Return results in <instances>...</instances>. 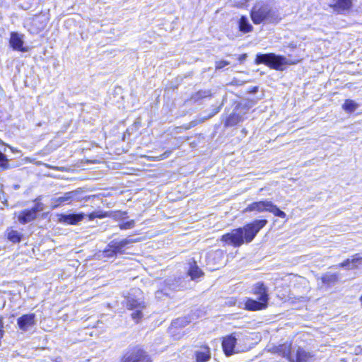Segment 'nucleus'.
Here are the masks:
<instances>
[{
  "mask_svg": "<svg viewBox=\"0 0 362 362\" xmlns=\"http://www.w3.org/2000/svg\"><path fill=\"white\" fill-rule=\"evenodd\" d=\"M351 259L347 258L344 259L343 262H341L339 264V267L346 268L347 269H354L357 268L356 265H352L351 264Z\"/></svg>",
  "mask_w": 362,
  "mask_h": 362,
  "instance_id": "28",
  "label": "nucleus"
},
{
  "mask_svg": "<svg viewBox=\"0 0 362 362\" xmlns=\"http://www.w3.org/2000/svg\"><path fill=\"white\" fill-rule=\"evenodd\" d=\"M250 16L255 25L264 23L275 24L281 20V17L272 9L269 4L262 1L254 4L250 11Z\"/></svg>",
  "mask_w": 362,
  "mask_h": 362,
  "instance_id": "3",
  "label": "nucleus"
},
{
  "mask_svg": "<svg viewBox=\"0 0 362 362\" xmlns=\"http://www.w3.org/2000/svg\"><path fill=\"white\" fill-rule=\"evenodd\" d=\"M350 259L351 262V264L356 265L355 264L356 263L362 261V257H360V255L357 253V254H354V255H352L351 259Z\"/></svg>",
  "mask_w": 362,
  "mask_h": 362,
  "instance_id": "31",
  "label": "nucleus"
},
{
  "mask_svg": "<svg viewBox=\"0 0 362 362\" xmlns=\"http://www.w3.org/2000/svg\"><path fill=\"white\" fill-rule=\"evenodd\" d=\"M252 211H255L257 213L267 211L272 213L274 216L281 218H284L286 216V214L284 211H281L272 202L267 199L252 202L248 204L243 210L244 213Z\"/></svg>",
  "mask_w": 362,
  "mask_h": 362,
  "instance_id": "6",
  "label": "nucleus"
},
{
  "mask_svg": "<svg viewBox=\"0 0 362 362\" xmlns=\"http://www.w3.org/2000/svg\"><path fill=\"white\" fill-rule=\"evenodd\" d=\"M359 105L351 99H346L342 105V109L347 113L354 112L358 109Z\"/></svg>",
  "mask_w": 362,
  "mask_h": 362,
  "instance_id": "20",
  "label": "nucleus"
},
{
  "mask_svg": "<svg viewBox=\"0 0 362 362\" xmlns=\"http://www.w3.org/2000/svg\"><path fill=\"white\" fill-rule=\"evenodd\" d=\"M135 226V221L134 219L129 220L118 224V227L122 230L133 228Z\"/></svg>",
  "mask_w": 362,
  "mask_h": 362,
  "instance_id": "26",
  "label": "nucleus"
},
{
  "mask_svg": "<svg viewBox=\"0 0 362 362\" xmlns=\"http://www.w3.org/2000/svg\"><path fill=\"white\" fill-rule=\"evenodd\" d=\"M119 362H153L146 348L140 344H130L122 353Z\"/></svg>",
  "mask_w": 362,
  "mask_h": 362,
  "instance_id": "5",
  "label": "nucleus"
},
{
  "mask_svg": "<svg viewBox=\"0 0 362 362\" xmlns=\"http://www.w3.org/2000/svg\"><path fill=\"white\" fill-rule=\"evenodd\" d=\"M321 280L325 285L329 286L337 282L338 275L337 274L326 273L322 276Z\"/></svg>",
  "mask_w": 362,
  "mask_h": 362,
  "instance_id": "22",
  "label": "nucleus"
},
{
  "mask_svg": "<svg viewBox=\"0 0 362 362\" xmlns=\"http://www.w3.org/2000/svg\"><path fill=\"white\" fill-rule=\"evenodd\" d=\"M74 197V192H69L65 193L63 196L59 197L57 199L56 202L59 204H63L66 202L71 201Z\"/></svg>",
  "mask_w": 362,
  "mask_h": 362,
  "instance_id": "24",
  "label": "nucleus"
},
{
  "mask_svg": "<svg viewBox=\"0 0 362 362\" xmlns=\"http://www.w3.org/2000/svg\"><path fill=\"white\" fill-rule=\"evenodd\" d=\"M108 213L102 210L95 211L87 214L89 221H93L95 218H104L107 217Z\"/></svg>",
  "mask_w": 362,
  "mask_h": 362,
  "instance_id": "23",
  "label": "nucleus"
},
{
  "mask_svg": "<svg viewBox=\"0 0 362 362\" xmlns=\"http://www.w3.org/2000/svg\"><path fill=\"white\" fill-rule=\"evenodd\" d=\"M359 300H360V302H361V305H362V293H361V296H360Z\"/></svg>",
  "mask_w": 362,
  "mask_h": 362,
  "instance_id": "35",
  "label": "nucleus"
},
{
  "mask_svg": "<svg viewBox=\"0 0 362 362\" xmlns=\"http://www.w3.org/2000/svg\"><path fill=\"white\" fill-rule=\"evenodd\" d=\"M0 168L2 170L9 168L8 159L1 151H0Z\"/></svg>",
  "mask_w": 362,
  "mask_h": 362,
  "instance_id": "27",
  "label": "nucleus"
},
{
  "mask_svg": "<svg viewBox=\"0 0 362 362\" xmlns=\"http://www.w3.org/2000/svg\"><path fill=\"white\" fill-rule=\"evenodd\" d=\"M312 357L309 352L305 351L303 349H298L296 351L295 362H306Z\"/></svg>",
  "mask_w": 362,
  "mask_h": 362,
  "instance_id": "21",
  "label": "nucleus"
},
{
  "mask_svg": "<svg viewBox=\"0 0 362 362\" xmlns=\"http://www.w3.org/2000/svg\"><path fill=\"white\" fill-rule=\"evenodd\" d=\"M23 40L22 37L16 32H12L11 33L9 39L10 47L16 51L21 52H25L28 51V48L23 46Z\"/></svg>",
  "mask_w": 362,
  "mask_h": 362,
  "instance_id": "12",
  "label": "nucleus"
},
{
  "mask_svg": "<svg viewBox=\"0 0 362 362\" xmlns=\"http://www.w3.org/2000/svg\"><path fill=\"white\" fill-rule=\"evenodd\" d=\"M250 293L257 296V299L246 298L243 302V309L250 312H257L267 309L269 301L268 288L263 281L255 283Z\"/></svg>",
  "mask_w": 362,
  "mask_h": 362,
  "instance_id": "2",
  "label": "nucleus"
},
{
  "mask_svg": "<svg viewBox=\"0 0 362 362\" xmlns=\"http://www.w3.org/2000/svg\"><path fill=\"white\" fill-rule=\"evenodd\" d=\"M144 308H139L135 310L131 315L132 319L134 321L136 324H138L141 322L143 318L142 310Z\"/></svg>",
  "mask_w": 362,
  "mask_h": 362,
  "instance_id": "25",
  "label": "nucleus"
},
{
  "mask_svg": "<svg viewBox=\"0 0 362 362\" xmlns=\"http://www.w3.org/2000/svg\"><path fill=\"white\" fill-rule=\"evenodd\" d=\"M35 204L32 208L21 211L18 215V221L21 224H26L35 221L37 217V213L42 212L45 205L40 202L34 201Z\"/></svg>",
  "mask_w": 362,
  "mask_h": 362,
  "instance_id": "7",
  "label": "nucleus"
},
{
  "mask_svg": "<svg viewBox=\"0 0 362 362\" xmlns=\"http://www.w3.org/2000/svg\"><path fill=\"white\" fill-rule=\"evenodd\" d=\"M229 62L226 60H219L216 62V69H221L223 67L228 66L229 64Z\"/></svg>",
  "mask_w": 362,
  "mask_h": 362,
  "instance_id": "30",
  "label": "nucleus"
},
{
  "mask_svg": "<svg viewBox=\"0 0 362 362\" xmlns=\"http://www.w3.org/2000/svg\"><path fill=\"white\" fill-rule=\"evenodd\" d=\"M246 58V54H243L239 57V60L242 61Z\"/></svg>",
  "mask_w": 362,
  "mask_h": 362,
  "instance_id": "33",
  "label": "nucleus"
},
{
  "mask_svg": "<svg viewBox=\"0 0 362 362\" xmlns=\"http://www.w3.org/2000/svg\"><path fill=\"white\" fill-rule=\"evenodd\" d=\"M211 358V349L207 344L201 345L200 350L194 352L195 362H208Z\"/></svg>",
  "mask_w": 362,
  "mask_h": 362,
  "instance_id": "14",
  "label": "nucleus"
},
{
  "mask_svg": "<svg viewBox=\"0 0 362 362\" xmlns=\"http://www.w3.org/2000/svg\"><path fill=\"white\" fill-rule=\"evenodd\" d=\"M354 0H333L329 7L337 14L349 13L354 6Z\"/></svg>",
  "mask_w": 362,
  "mask_h": 362,
  "instance_id": "10",
  "label": "nucleus"
},
{
  "mask_svg": "<svg viewBox=\"0 0 362 362\" xmlns=\"http://www.w3.org/2000/svg\"><path fill=\"white\" fill-rule=\"evenodd\" d=\"M253 29L247 16H241L238 20V30L243 33H248L252 32Z\"/></svg>",
  "mask_w": 362,
  "mask_h": 362,
  "instance_id": "17",
  "label": "nucleus"
},
{
  "mask_svg": "<svg viewBox=\"0 0 362 362\" xmlns=\"http://www.w3.org/2000/svg\"><path fill=\"white\" fill-rule=\"evenodd\" d=\"M127 218V212L122 211H115L114 218L117 220H122Z\"/></svg>",
  "mask_w": 362,
  "mask_h": 362,
  "instance_id": "29",
  "label": "nucleus"
},
{
  "mask_svg": "<svg viewBox=\"0 0 362 362\" xmlns=\"http://www.w3.org/2000/svg\"><path fill=\"white\" fill-rule=\"evenodd\" d=\"M243 120V118L238 113H231L230 114L225 120L224 125L225 127H232L238 124Z\"/></svg>",
  "mask_w": 362,
  "mask_h": 362,
  "instance_id": "19",
  "label": "nucleus"
},
{
  "mask_svg": "<svg viewBox=\"0 0 362 362\" xmlns=\"http://www.w3.org/2000/svg\"><path fill=\"white\" fill-rule=\"evenodd\" d=\"M125 304L126 308L129 310L145 308V304L144 302L139 301V300L134 298H129L127 299Z\"/></svg>",
  "mask_w": 362,
  "mask_h": 362,
  "instance_id": "18",
  "label": "nucleus"
},
{
  "mask_svg": "<svg viewBox=\"0 0 362 362\" xmlns=\"http://www.w3.org/2000/svg\"><path fill=\"white\" fill-rule=\"evenodd\" d=\"M221 347L226 356H230L235 353V349L237 345L235 334L232 333L221 338Z\"/></svg>",
  "mask_w": 362,
  "mask_h": 362,
  "instance_id": "9",
  "label": "nucleus"
},
{
  "mask_svg": "<svg viewBox=\"0 0 362 362\" xmlns=\"http://www.w3.org/2000/svg\"><path fill=\"white\" fill-rule=\"evenodd\" d=\"M257 89V87H253L251 90L250 93H255Z\"/></svg>",
  "mask_w": 362,
  "mask_h": 362,
  "instance_id": "34",
  "label": "nucleus"
},
{
  "mask_svg": "<svg viewBox=\"0 0 362 362\" xmlns=\"http://www.w3.org/2000/svg\"><path fill=\"white\" fill-rule=\"evenodd\" d=\"M134 242V240L129 238L122 239L119 241L112 240L107 245L104 253L107 257L123 255L125 253V247Z\"/></svg>",
  "mask_w": 362,
  "mask_h": 362,
  "instance_id": "8",
  "label": "nucleus"
},
{
  "mask_svg": "<svg viewBox=\"0 0 362 362\" xmlns=\"http://www.w3.org/2000/svg\"><path fill=\"white\" fill-rule=\"evenodd\" d=\"M6 239L13 244L20 243L23 238V234L13 227H8L5 232Z\"/></svg>",
  "mask_w": 362,
  "mask_h": 362,
  "instance_id": "16",
  "label": "nucleus"
},
{
  "mask_svg": "<svg viewBox=\"0 0 362 362\" xmlns=\"http://www.w3.org/2000/svg\"><path fill=\"white\" fill-rule=\"evenodd\" d=\"M267 219H255L247 223L243 227H238L230 232L222 235L220 240L225 245L233 247H240L244 244L250 243L255 238L258 233L266 226Z\"/></svg>",
  "mask_w": 362,
  "mask_h": 362,
  "instance_id": "1",
  "label": "nucleus"
},
{
  "mask_svg": "<svg viewBox=\"0 0 362 362\" xmlns=\"http://www.w3.org/2000/svg\"><path fill=\"white\" fill-rule=\"evenodd\" d=\"M187 275L190 276L192 280L201 278L204 275V272L199 267L194 258L189 260Z\"/></svg>",
  "mask_w": 362,
  "mask_h": 362,
  "instance_id": "15",
  "label": "nucleus"
},
{
  "mask_svg": "<svg viewBox=\"0 0 362 362\" xmlns=\"http://www.w3.org/2000/svg\"><path fill=\"white\" fill-rule=\"evenodd\" d=\"M36 323V315L35 313L23 314L17 319L18 328L22 331H27L30 327H33Z\"/></svg>",
  "mask_w": 362,
  "mask_h": 362,
  "instance_id": "11",
  "label": "nucleus"
},
{
  "mask_svg": "<svg viewBox=\"0 0 362 362\" xmlns=\"http://www.w3.org/2000/svg\"><path fill=\"white\" fill-rule=\"evenodd\" d=\"M85 214L83 213L79 214H60L59 215V221L69 225H76L78 223L83 220Z\"/></svg>",
  "mask_w": 362,
  "mask_h": 362,
  "instance_id": "13",
  "label": "nucleus"
},
{
  "mask_svg": "<svg viewBox=\"0 0 362 362\" xmlns=\"http://www.w3.org/2000/svg\"><path fill=\"white\" fill-rule=\"evenodd\" d=\"M299 59L289 60L284 55L276 54L273 52L257 53L255 55L254 63L255 64H264L270 69L284 71L287 66L296 65L300 62Z\"/></svg>",
  "mask_w": 362,
  "mask_h": 362,
  "instance_id": "4",
  "label": "nucleus"
},
{
  "mask_svg": "<svg viewBox=\"0 0 362 362\" xmlns=\"http://www.w3.org/2000/svg\"><path fill=\"white\" fill-rule=\"evenodd\" d=\"M170 151H165L163 154H162L160 158H158V160H161V159H164V158H166L169 156V155L170 154Z\"/></svg>",
  "mask_w": 362,
  "mask_h": 362,
  "instance_id": "32",
  "label": "nucleus"
}]
</instances>
